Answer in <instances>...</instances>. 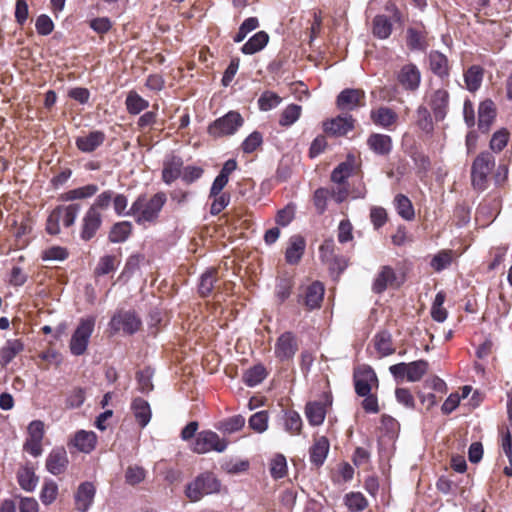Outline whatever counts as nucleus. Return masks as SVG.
Listing matches in <instances>:
<instances>
[{"instance_id":"1","label":"nucleus","mask_w":512,"mask_h":512,"mask_svg":"<svg viewBox=\"0 0 512 512\" xmlns=\"http://www.w3.org/2000/svg\"><path fill=\"white\" fill-rule=\"evenodd\" d=\"M167 201L164 192H158L151 197L139 195L132 203L126 215L132 216L139 225L146 226L157 222L160 212Z\"/></svg>"},{"instance_id":"2","label":"nucleus","mask_w":512,"mask_h":512,"mask_svg":"<svg viewBox=\"0 0 512 512\" xmlns=\"http://www.w3.org/2000/svg\"><path fill=\"white\" fill-rule=\"evenodd\" d=\"M495 157L491 152L483 151L474 159L471 166V183L474 189L484 191L495 168Z\"/></svg>"},{"instance_id":"3","label":"nucleus","mask_w":512,"mask_h":512,"mask_svg":"<svg viewBox=\"0 0 512 512\" xmlns=\"http://www.w3.org/2000/svg\"><path fill=\"white\" fill-rule=\"evenodd\" d=\"M81 210L80 204L59 205L51 211L46 221V231L50 235L60 233V222L64 227H71Z\"/></svg>"},{"instance_id":"4","label":"nucleus","mask_w":512,"mask_h":512,"mask_svg":"<svg viewBox=\"0 0 512 512\" xmlns=\"http://www.w3.org/2000/svg\"><path fill=\"white\" fill-rule=\"evenodd\" d=\"M220 482L212 473H202L187 484L185 495L191 502H198L204 496L217 493Z\"/></svg>"},{"instance_id":"5","label":"nucleus","mask_w":512,"mask_h":512,"mask_svg":"<svg viewBox=\"0 0 512 512\" xmlns=\"http://www.w3.org/2000/svg\"><path fill=\"white\" fill-rule=\"evenodd\" d=\"M405 16L391 3L386 6L385 13L377 15L373 21V32H392L393 30H403Z\"/></svg>"},{"instance_id":"6","label":"nucleus","mask_w":512,"mask_h":512,"mask_svg":"<svg viewBox=\"0 0 512 512\" xmlns=\"http://www.w3.org/2000/svg\"><path fill=\"white\" fill-rule=\"evenodd\" d=\"M319 257L322 263L327 266L331 274H336L337 276L348 266V260L346 257L336 253V244L333 239H326L320 245Z\"/></svg>"},{"instance_id":"7","label":"nucleus","mask_w":512,"mask_h":512,"mask_svg":"<svg viewBox=\"0 0 512 512\" xmlns=\"http://www.w3.org/2000/svg\"><path fill=\"white\" fill-rule=\"evenodd\" d=\"M95 319L92 317L80 320L70 340V351L75 356L85 353L89 339L94 331Z\"/></svg>"},{"instance_id":"8","label":"nucleus","mask_w":512,"mask_h":512,"mask_svg":"<svg viewBox=\"0 0 512 512\" xmlns=\"http://www.w3.org/2000/svg\"><path fill=\"white\" fill-rule=\"evenodd\" d=\"M242 116L236 111H230L218 118L208 127V133L213 137L233 135L243 125Z\"/></svg>"},{"instance_id":"9","label":"nucleus","mask_w":512,"mask_h":512,"mask_svg":"<svg viewBox=\"0 0 512 512\" xmlns=\"http://www.w3.org/2000/svg\"><path fill=\"white\" fill-rule=\"evenodd\" d=\"M228 442L211 430H204L195 436L193 451L198 454H205L210 451L223 452L226 450Z\"/></svg>"},{"instance_id":"10","label":"nucleus","mask_w":512,"mask_h":512,"mask_svg":"<svg viewBox=\"0 0 512 512\" xmlns=\"http://www.w3.org/2000/svg\"><path fill=\"white\" fill-rule=\"evenodd\" d=\"M428 367L429 364L426 360H417L392 365L389 370L395 378H406L409 382H417L427 373Z\"/></svg>"},{"instance_id":"11","label":"nucleus","mask_w":512,"mask_h":512,"mask_svg":"<svg viewBox=\"0 0 512 512\" xmlns=\"http://www.w3.org/2000/svg\"><path fill=\"white\" fill-rule=\"evenodd\" d=\"M325 287L319 281H314L299 288L297 302L311 311L321 307L324 298Z\"/></svg>"},{"instance_id":"12","label":"nucleus","mask_w":512,"mask_h":512,"mask_svg":"<svg viewBox=\"0 0 512 512\" xmlns=\"http://www.w3.org/2000/svg\"><path fill=\"white\" fill-rule=\"evenodd\" d=\"M297 351V338L292 332H284L277 338L274 354L279 361L286 362L292 360Z\"/></svg>"},{"instance_id":"13","label":"nucleus","mask_w":512,"mask_h":512,"mask_svg":"<svg viewBox=\"0 0 512 512\" xmlns=\"http://www.w3.org/2000/svg\"><path fill=\"white\" fill-rule=\"evenodd\" d=\"M140 326V319L135 315V313L130 311H120L115 314L110 321V327L112 330L116 332L123 331L127 334L135 333L139 330Z\"/></svg>"},{"instance_id":"14","label":"nucleus","mask_w":512,"mask_h":512,"mask_svg":"<svg viewBox=\"0 0 512 512\" xmlns=\"http://www.w3.org/2000/svg\"><path fill=\"white\" fill-rule=\"evenodd\" d=\"M336 105L342 111H352L362 107L365 105V93L361 89H344L337 96Z\"/></svg>"},{"instance_id":"15","label":"nucleus","mask_w":512,"mask_h":512,"mask_svg":"<svg viewBox=\"0 0 512 512\" xmlns=\"http://www.w3.org/2000/svg\"><path fill=\"white\" fill-rule=\"evenodd\" d=\"M355 391L359 396L371 393L372 387L378 386L377 375L370 367H363L354 374Z\"/></svg>"},{"instance_id":"16","label":"nucleus","mask_w":512,"mask_h":512,"mask_svg":"<svg viewBox=\"0 0 512 512\" xmlns=\"http://www.w3.org/2000/svg\"><path fill=\"white\" fill-rule=\"evenodd\" d=\"M102 225V214L94 208H88L81 220L80 237L84 241L91 240Z\"/></svg>"},{"instance_id":"17","label":"nucleus","mask_w":512,"mask_h":512,"mask_svg":"<svg viewBox=\"0 0 512 512\" xmlns=\"http://www.w3.org/2000/svg\"><path fill=\"white\" fill-rule=\"evenodd\" d=\"M428 103L437 121L443 120L449 108V93L445 89L434 90L428 97Z\"/></svg>"},{"instance_id":"18","label":"nucleus","mask_w":512,"mask_h":512,"mask_svg":"<svg viewBox=\"0 0 512 512\" xmlns=\"http://www.w3.org/2000/svg\"><path fill=\"white\" fill-rule=\"evenodd\" d=\"M354 122L352 116H338L331 120L324 122V131L331 136H344L354 128Z\"/></svg>"},{"instance_id":"19","label":"nucleus","mask_w":512,"mask_h":512,"mask_svg":"<svg viewBox=\"0 0 512 512\" xmlns=\"http://www.w3.org/2000/svg\"><path fill=\"white\" fill-rule=\"evenodd\" d=\"M67 452L63 447L54 448L46 459V468L53 475L62 474L68 466Z\"/></svg>"},{"instance_id":"20","label":"nucleus","mask_w":512,"mask_h":512,"mask_svg":"<svg viewBox=\"0 0 512 512\" xmlns=\"http://www.w3.org/2000/svg\"><path fill=\"white\" fill-rule=\"evenodd\" d=\"M105 139L106 135L104 132L95 130L86 135L77 137L75 144L81 152L91 153L100 147L104 143Z\"/></svg>"},{"instance_id":"21","label":"nucleus","mask_w":512,"mask_h":512,"mask_svg":"<svg viewBox=\"0 0 512 512\" xmlns=\"http://www.w3.org/2000/svg\"><path fill=\"white\" fill-rule=\"evenodd\" d=\"M421 74L414 64H406L401 68L398 81L407 90L415 91L420 84Z\"/></svg>"},{"instance_id":"22","label":"nucleus","mask_w":512,"mask_h":512,"mask_svg":"<svg viewBox=\"0 0 512 512\" xmlns=\"http://www.w3.org/2000/svg\"><path fill=\"white\" fill-rule=\"evenodd\" d=\"M496 117V109L492 100H485L480 103L478 108V127L486 133L490 130V127Z\"/></svg>"},{"instance_id":"23","label":"nucleus","mask_w":512,"mask_h":512,"mask_svg":"<svg viewBox=\"0 0 512 512\" xmlns=\"http://www.w3.org/2000/svg\"><path fill=\"white\" fill-rule=\"evenodd\" d=\"M95 496V487L90 482L80 484L75 494V505L80 512H86Z\"/></svg>"},{"instance_id":"24","label":"nucleus","mask_w":512,"mask_h":512,"mask_svg":"<svg viewBox=\"0 0 512 512\" xmlns=\"http://www.w3.org/2000/svg\"><path fill=\"white\" fill-rule=\"evenodd\" d=\"M305 247L306 242L302 236H292L285 252L286 262L291 265L298 264L304 254Z\"/></svg>"},{"instance_id":"25","label":"nucleus","mask_w":512,"mask_h":512,"mask_svg":"<svg viewBox=\"0 0 512 512\" xmlns=\"http://www.w3.org/2000/svg\"><path fill=\"white\" fill-rule=\"evenodd\" d=\"M24 350V344L19 339H9L0 349V366L5 368L17 355Z\"/></svg>"},{"instance_id":"26","label":"nucleus","mask_w":512,"mask_h":512,"mask_svg":"<svg viewBox=\"0 0 512 512\" xmlns=\"http://www.w3.org/2000/svg\"><path fill=\"white\" fill-rule=\"evenodd\" d=\"M367 145L374 153L387 155L392 149V139L388 135L374 133L367 139Z\"/></svg>"},{"instance_id":"27","label":"nucleus","mask_w":512,"mask_h":512,"mask_svg":"<svg viewBox=\"0 0 512 512\" xmlns=\"http://www.w3.org/2000/svg\"><path fill=\"white\" fill-rule=\"evenodd\" d=\"M183 161L180 157L173 156L164 162L162 179L166 184H171L182 174Z\"/></svg>"},{"instance_id":"28","label":"nucleus","mask_w":512,"mask_h":512,"mask_svg":"<svg viewBox=\"0 0 512 512\" xmlns=\"http://www.w3.org/2000/svg\"><path fill=\"white\" fill-rule=\"evenodd\" d=\"M131 409L134 413L137 423L143 428L151 419V408L149 403L143 398L137 397L132 401Z\"/></svg>"},{"instance_id":"29","label":"nucleus","mask_w":512,"mask_h":512,"mask_svg":"<svg viewBox=\"0 0 512 512\" xmlns=\"http://www.w3.org/2000/svg\"><path fill=\"white\" fill-rule=\"evenodd\" d=\"M97 437L92 431L81 430L78 431L73 440L72 444L81 452L89 453L96 445Z\"/></svg>"},{"instance_id":"30","label":"nucleus","mask_w":512,"mask_h":512,"mask_svg":"<svg viewBox=\"0 0 512 512\" xmlns=\"http://www.w3.org/2000/svg\"><path fill=\"white\" fill-rule=\"evenodd\" d=\"M430 69L440 78L448 77L449 75V61L447 57L438 52L433 51L429 55Z\"/></svg>"},{"instance_id":"31","label":"nucleus","mask_w":512,"mask_h":512,"mask_svg":"<svg viewBox=\"0 0 512 512\" xmlns=\"http://www.w3.org/2000/svg\"><path fill=\"white\" fill-rule=\"evenodd\" d=\"M396 280L394 270L389 266H383L373 283V291L382 293Z\"/></svg>"},{"instance_id":"32","label":"nucleus","mask_w":512,"mask_h":512,"mask_svg":"<svg viewBox=\"0 0 512 512\" xmlns=\"http://www.w3.org/2000/svg\"><path fill=\"white\" fill-rule=\"evenodd\" d=\"M371 119L376 125L388 128L396 123L398 115L388 107H380L371 112Z\"/></svg>"},{"instance_id":"33","label":"nucleus","mask_w":512,"mask_h":512,"mask_svg":"<svg viewBox=\"0 0 512 512\" xmlns=\"http://www.w3.org/2000/svg\"><path fill=\"white\" fill-rule=\"evenodd\" d=\"M329 451V442L326 437H319L315 440L310 449V460L316 466L322 465Z\"/></svg>"},{"instance_id":"34","label":"nucleus","mask_w":512,"mask_h":512,"mask_svg":"<svg viewBox=\"0 0 512 512\" xmlns=\"http://www.w3.org/2000/svg\"><path fill=\"white\" fill-rule=\"evenodd\" d=\"M305 415L311 425L318 426L325 419V406L320 402H309L305 406Z\"/></svg>"},{"instance_id":"35","label":"nucleus","mask_w":512,"mask_h":512,"mask_svg":"<svg viewBox=\"0 0 512 512\" xmlns=\"http://www.w3.org/2000/svg\"><path fill=\"white\" fill-rule=\"evenodd\" d=\"M17 480L20 487L28 492L33 491L38 483V477L35 475L33 468L28 466L21 467L18 470Z\"/></svg>"},{"instance_id":"36","label":"nucleus","mask_w":512,"mask_h":512,"mask_svg":"<svg viewBox=\"0 0 512 512\" xmlns=\"http://www.w3.org/2000/svg\"><path fill=\"white\" fill-rule=\"evenodd\" d=\"M484 70L478 65L471 66L464 74L466 88L470 92L477 91L482 83Z\"/></svg>"},{"instance_id":"37","label":"nucleus","mask_w":512,"mask_h":512,"mask_svg":"<svg viewBox=\"0 0 512 512\" xmlns=\"http://www.w3.org/2000/svg\"><path fill=\"white\" fill-rule=\"evenodd\" d=\"M374 346L380 356H388L395 352L391 334L387 331H381L374 337Z\"/></svg>"},{"instance_id":"38","label":"nucleus","mask_w":512,"mask_h":512,"mask_svg":"<svg viewBox=\"0 0 512 512\" xmlns=\"http://www.w3.org/2000/svg\"><path fill=\"white\" fill-rule=\"evenodd\" d=\"M132 224L129 221H122L114 224L109 232V240L112 243H121L128 239L132 233Z\"/></svg>"},{"instance_id":"39","label":"nucleus","mask_w":512,"mask_h":512,"mask_svg":"<svg viewBox=\"0 0 512 512\" xmlns=\"http://www.w3.org/2000/svg\"><path fill=\"white\" fill-rule=\"evenodd\" d=\"M218 281L217 277V270L215 268H210L206 272H204L199 281V293L202 297L209 296L214 287L216 282Z\"/></svg>"},{"instance_id":"40","label":"nucleus","mask_w":512,"mask_h":512,"mask_svg":"<svg viewBox=\"0 0 512 512\" xmlns=\"http://www.w3.org/2000/svg\"><path fill=\"white\" fill-rule=\"evenodd\" d=\"M99 188L96 184H88L82 187H78L69 190L63 194L62 198L66 201H73L77 199H86L94 196L98 192Z\"/></svg>"},{"instance_id":"41","label":"nucleus","mask_w":512,"mask_h":512,"mask_svg":"<svg viewBox=\"0 0 512 512\" xmlns=\"http://www.w3.org/2000/svg\"><path fill=\"white\" fill-rule=\"evenodd\" d=\"M394 204L403 219L410 221L415 217L413 205L407 196L398 194L394 199Z\"/></svg>"},{"instance_id":"42","label":"nucleus","mask_w":512,"mask_h":512,"mask_svg":"<svg viewBox=\"0 0 512 512\" xmlns=\"http://www.w3.org/2000/svg\"><path fill=\"white\" fill-rule=\"evenodd\" d=\"M354 165L350 161L340 163L331 173V181L337 185L347 184V179L351 176Z\"/></svg>"},{"instance_id":"43","label":"nucleus","mask_w":512,"mask_h":512,"mask_svg":"<svg viewBox=\"0 0 512 512\" xmlns=\"http://www.w3.org/2000/svg\"><path fill=\"white\" fill-rule=\"evenodd\" d=\"M125 104L127 111L133 115L139 114L149 106V102L134 91L129 92Z\"/></svg>"},{"instance_id":"44","label":"nucleus","mask_w":512,"mask_h":512,"mask_svg":"<svg viewBox=\"0 0 512 512\" xmlns=\"http://www.w3.org/2000/svg\"><path fill=\"white\" fill-rule=\"evenodd\" d=\"M268 34H253L251 38L242 46L244 54H254L262 50L268 43Z\"/></svg>"},{"instance_id":"45","label":"nucleus","mask_w":512,"mask_h":512,"mask_svg":"<svg viewBox=\"0 0 512 512\" xmlns=\"http://www.w3.org/2000/svg\"><path fill=\"white\" fill-rule=\"evenodd\" d=\"M302 418L300 414L294 410H288L284 415L285 430L291 435L300 434L302 430Z\"/></svg>"},{"instance_id":"46","label":"nucleus","mask_w":512,"mask_h":512,"mask_svg":"<svg viewBox=\"0 0 512 512\" xmlns=\"http://www.w3.org/2000/svg\"><path fill=\"white\" fill-rule=\"evenodd\" d=\"M302 107L296 104L288 105L281 113L279 124L288 127L294 124L301 116Z\"/></svg>"},{"instance_id":"47","label":"nucleus","mask_w":512,"mask_h":512,"mask_svg":"<svg viewBox=\"0 0 512 512\" xmlns=\"http://www.w3.org/2000/svg\"><path fill=\"white\" fill-rule=\"evenodd\" d=\"M266 376L267 372L265 367L262 365H255L244 373L243 381L248 386L253 387L261 383Z\"/></svg>"},{"instance_id":"48","label":"nucleus","mask_w":512,"mask_h":512,"mask_svg":"<svg viewBox=\"0 0 512 512\" xmlns=\"http://www.w3.org/2000/svg\"><path fill=\"white\" fill-rule=\"evenodd\" d=\"M120 261L113 255H105L100 258L94 273L97 276H102L115 271Z\"/></svg>"},{"instance_id":"49","label":"nucleus","mask_w":512,"mask_h":512,"mask_svg":"<svg viewBox=\"0 0 512 512\" xmlns=\"http://www.w3.org/2000/svg\"><path fill=\"white\" fill-rule=\"evenodd\" d=\"M416 124L422 131H424L427 134L433 131L434 125L432 117L425 106L418 107L416 111Z\"/></svg>"},{"instance_id":"50","label":"nucleus","mask_w":512,"mask_h":512,"mask_svg":"<svg viewBox=\"0 0 512 512\" xmlns=\"http://www.w3.org/2000/svg\"><path fill=\"white\" fill-rule=\"evenodd\" d=\"M245 418L242 415H234L220 422L218 429L223 433L232 434L243 428Z\"/></svg>"},{"instance_id":"51","label":"nucleus","mask_w":512,"mask_h":512,"mask_svg":"<svg viewBox=\"0 0 512 512\" xmlns=\"http://www.w3.org/2000/svg\"><path fill=\"white\" fill-rule=\"evenodd\" d=\"M281 97L271 91H265L258 99L260 110L269 111L281 103Z\"/></svg>"},{"instance_id":"52","label":"nucleus","mask_w":512,"mask_h":512,"mask_svg":"<svg viewBox=\"0 0 512 512\" xmlns=\"http://www.w3.org/2000/svg\"><path fill=\"white\" fill-rule=\"evenodd\" d=\"M270 473L274 479H281L286 475L287 462L283 455L278 454L271 460Z\"/></svg>"},{"instance_id":"53","label":"nucleus","mask_w":512,"mask_h":512,"mask_svg":"<svg viewBox=\"0 0 512 512\" xmlns=\"http://www.w3.org/2000/svg\"><path fill=\"white\" fill-rule=\"evenodd\" d=\"M249 427L257 433H263L268 428V413L259 411L249 418Z\"/></svg>"},{"instance_id":"54","label":"nucleus","mask_w":512,"mask_h":512,"mask_svg":"<svg viewBox=\"0 0 512 512\" xmlns=\"http://www.w3.org/2000/svg\"><path fill=\"white\" fill-rule=\"evenodd\" d=\"M451 262L452 251L442 250L432 258L430 265L435 271L440 272L443 269L447 268L451 264Z\"/></svg>"},{"instance_id":"55","label":"nucleus","mask_w":512,"mask_h":512,"mask_svg":"<svg viewBox=\"0 0 512 512\" xmlns=\"http://www.w3.org/2000/svg\"><path fill=\"white\" fill-rule=\"evenodd\" d=\"M210 198H213V202L210 206V213L212 215L220 214L230 203V194L229 193H220L218 195H210Z\"/></svg>"},{"instance_id":"56","label":"nucleus","mask_w":512,"mask_h":512,"mask_svg":"<svg viewBox=\"0 0 512 512\" xmlns=\"http://www.w3.org/2000/svg\"><path fill=\"white\" fill-rule=\"evenodd\" d=\"M345 504L351 511H363L367 507V500L361 493L346 495Z\"/></svg>"},{"instance_id":"57","label":"nucleus","mask_w":512,"mask_h":512,"mask_svg":"<svg viewBox=\"0 0 512 512\" xmlns=\"http://www.w3.org/2000/svg\"><path fill=\"white\" fill-rule=\"evenodd\" d=\"M114 198L113 190H105L101 192L94 200L90 208H94L97 212L108 209Z\"/></svg>"},{"instance_id":"58","label":"nucleus","mask_w":512,"mask_h":512,"mask_svg":"<svg viewBox=\"0 0 512 512\" xmlns=\"http://www.w3.org/2000/svg\"><path fill=\"white\" fill-rule=\"evenodd\" d=\"M293 281L290 278H282L276 285V297L280 303H283L291 295Z\"/></svg>"},{"instance_id":"59","label":"nucleus","mask_w":512,"mask_h":512,"mask_svg":"<svg viewBox=\"0 0 512 512\" xmlns=\"http://www.w3.org/2000/svg\"><path fill=\"white\" fill-rule=\"evenodd\" d=\"M146 476L145 470L140 466H129L125 472L126 482L130 485L141 483Z\"/></svg>"},{"instance_id":"60","label":"nucleus","mask_w":512,"mask_h":512,"mask_svg":"<svg viewBox=\"0 0 512 512\" xmlns=\"http://www.w3.org/2000/svg\"><path fill=\"white\" fill-rule=\"evenodd\" d=\"M57 493H58L57 484L53 481L46 482L44 484V486L42 487V490L40 493V499L43 504L49 505L56 499Z\"/></svg>"},{"instance_id":"61","label":"nucleus","mask_w":512,"mask_h":512,"mask_svg":"<svg viewBox=\"0 0 512 512\" xmlns=\"http://www.w3.org/2000/svg\"><path fill=\"white\" fill-rule=\"evenodd\" d=\"M509 133L506 130H500L493 134L490 140V148L494 152H500L507 145Z\"/></svg>"},{"instance_id":"62","label":"nucleus","mask_w":512,"mask_h":512,"mask_svg":"<svg viewBox=\"0 0 512 512\" xmlns=\"http://www.w3.org/2000/svg\"><path fill=\"white\" fill-rule=\"evenodd\" d=\"M137 382L139 390L142 393H148L153 390L152 373L149 369L142 370L137 373Z\"/></svg>"},{"instance_id":"63","label":"nucleus","mask_w":512,"mask_h":512,"mask_svg":"<svg viewBox=\"0 0 512 512\" xmlns=\"http://www.w3.org/2000/svg\"><path fill=\"white\" fill-rule=\"evenodd\" d=\"M329 196H330V190L327 188H318L314 192V197H313L314 205L320 214H322L325 211L326 205H327V199Z\"/></svg>"},{"instance_id":"64","label":"nucleus","mask_w":512,"mask_h":512,"mask_svg":"<svg viewBox=\"0 0 512 512\" xmlns=\"http://www.w3.org/2000/svg\"><path fill=\"white\" fill-rule=\"evenodd\" d=\"M262 144V135L255 131L251 133L242 143V149L245 153L254 152Z\"/></svg>"}]
</instances>
